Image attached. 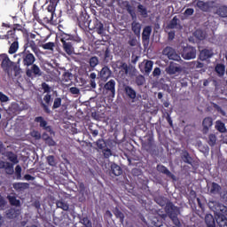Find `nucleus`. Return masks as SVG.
Here are the masks:
<instances>
[{"label": "nucleus", "instance_id": "nucleus-1", "mask_svg": "<svg viewBox=\"0 0 227 227\" xmlns=\"http://www.w3.org/2000/svg\"><path fill=\"white\" fill-rule=\"evenodd\" d=\"M4 155L7 157L10 162L0 160V169H4L6 175H13V173H15V169H13V165L19 164V157L12 151L5 152Z\"/></svg>", "mask_w": 227, "mask_h": 227}, {"label": "nucleus", "instance_id": "nucleus-2", "mask_svg": "<svg viewBox=\"0 0 227 227\" xmlns=\"http://www.w3.org/2000/svg\"><path fill=\"white\" fill-rule=\"evenodd\" d=\"M1 68L10 77L13 72H17V64L10 59L8 54H0Z\"/></svg>", "mask_w": 227, "mask_h": 227}, {"label": "nucleus", "instance_id": "nucleus-3", "mask_svg": "<svg viewBox=\"0 0 227 227\" xmlns=\"http://www.w3.org/2000/svg\"><path fill=\"white\" fill-rule=\"evenodd\" d=\"M214 212L215 213L217 218L216 222L220 227H227V207L221 204L215 203L213 207Z\"/></svg>", "mask_w": 227, "mask_h": 227}, {"label": "nucleus", "instance_id": "nucleus-4", "mask_svg": "<svg viewBox=\"0 0 227 227\" xmlns=\"http://www.w3.org/2000/svg\"><path fill=\"white\" fill-rule=\"evenodd\" d=\"M60 42L62 43L63 51L67 54V56H72L75 51L74 48L75 41L72 39V36L67 34H62L60 35Z\"/></svg>", "mask_w": 227, "mask_h": 227}, {"label": "nucleus", "instance_id": "nucleus-5", "mask_svg": "<svg viewBox=\"0 0 227 227\" xmlns=\"http://www.w3.org/2000/svg\"><path fill=\"white\" fill-rule=\"evenodd\" d=\"M99 91L102 95H107L114 98L116 96V81L111 79L106 83H99Z\"/></svg>", "mask_w": 227, "mask_h": 227}, {"label": "nucleus", "instance_id": "nucleus-6", "mask_svg": "<svg viewBox=\"0 0 227 227\" xmlns=\"http://www.w3.org/2000/svg\"><path fill=\"white\" fill-rule=\"evenodd\" d=\"M122 91L125 100H128V102H131L132 104H134V102H137V92L136 90H134V88L124 84L122 86Z\"/></svg>", "mask_w": 227, "mask_h": 227}, {"label": "nucleus", "instance_id": "nucleus-7", "mask_svg": "<svg viewBox=\"0 0 227 227\" xmlns=\"http://www.w3.org/2000/svg\"><path fill=\"white\" fill-rule=\"evenodd\" d=\"M19 56L21 58L18 59V63H20V61H22L24 67H31L36 61V58H35V55H33V53H30L29 51H24L20 52L19 53Z\"/></svg>", "mask_w": 227, "mask_h": 227}, {"label": "nucleus", "instance_id": "nucleus-8", "mask_svg": "<svg viewBox=\"0 0 227 227\" xmlns=\"http://www.w3.org/2000/svg\"><path fill=\"white\" fill-rule=\"evenodd\" d=\"M77 22H78V26L79 27H81V29L86 30L91 27V20H90V14L86 13V12H82L78 18H77Z\"/></svg>", "mask_w": 227, "mask_h": 227}, {"label": "nucleus", "instance_id": "nucleus-9", "mask_svg": "<svg viewBox=\"0 0 227 227\" xmlns=\"http://www.w3.org/2000/svg\"><path fill=\"white\" fill-rule=\"evenodd\" d=\"M163 56H167L168 59H171L172 61H180L182 58L178 53H176V51L175 49L171 48L170 46H167L162 51Z\"/></svg>", "mask_w": 227, "mask_h": 227}, {"label": "nucleus", "instance_id": "nucleus-10", "mask_svg": "<svg viewBox=\"0 0 227 227\" xmlns=\"http://www.w3.org/2000/svg\"><path fill=\"white\" fill-rule=\"evenodd\" d=\"M111 75H113V71L107 66H104L101 70L98 73V79L103 81V82H106Z\"/></svg>", "mask_w": 227, "mask_h": 227}, {"label": "nucleus", "instance_id": "nucleus-11", "mask_svg": "<svg viewBox=\"0 0 227 227\" xmlns=\"http://www.w3.org/2000/svg\"><path fill=\"white\" fill-rule=\"evenodd\" d=\"M88 65L84 67V70L86 74L90 72H93L95 68H97L98 63H100V60H98V57L93 56L89 59L87 61Z\"/></svg>", "mask_w": 227, "mask_h": 227}, {"label": "nucleus", "instance_id": "nucleus-12", "mask_svg": "<svg viewBox=\"0 0 227 227\" xmlns=\"http://www.w3.org/2000/svg\"><path fill=\"white\" fill-rule=\"evenodd\" d=\"M152 35V27L146 26L142 33V43L145 49L150 45V35Z\"/></svg>", "mask_w": 227, "mask_h": 227}, {"label": "nucleus", "instance_id": "nucleus-13", "mask_svg": "<svg viewBox=\"0 0 227 227\" xmlns=\"http://www.w3.org/2000/svg\"><path fill=\"white\" fill-rule=\"evenodd\" d=\"M93 25H90V29H94V31H96V33H98V35H104V33H106V28L104 27V23L100 20H98V19L95 18L92 21Z\"/></svg>", "mask_w": 227, "mask_h": 227}, {"label": "nucleus", "instance_id": "nucleus-14", "mask_svg": "<svg viewBox=\"0 0 227 227\" xmlns=\"http://www.w3.org/2000/svg\"><path fill=\"white\" fill-rule=\"evenodd\" d=\"M182 58H184V59H194L196 58V48L192 46L184 48Z\"/></svg>", "mask_w": 227, "mask_h": 227}, {"label": "nucleus", "instance_id": "nucleus-15", "mask_svg": "<svg viewBox=\"0 0 227 227\" xmlns=\"http://www.w3.org/2000/svg\"><path fill=\"white\" fill-rule=\"evenodd\" d=\"M156 169L159 173L166 175V176H168V178L175 180V174L171 173V171H169V169L166 166L162 164H158Z\"/></svg>", "mask_w": 227, "mask_h": 227}, {"label": "nucleus", "instance_id": "nucleus-16", "mask_svg": "<svg viewBox=\"0 0 227 227\" xmlns=\"http://www.w3.org/2000/svg\"><path fill=\"white\" fill-rule=\"evenodd\" d=\"M35 123H39V126L43 130H46L47 132L52 131V128L51 126L47 125V121H45V119L43 117H42V116L35 117Z\"/></svg>", "mask_w": 227, "mask_h": 227}, {"label": "nucleus", "instance_id": "nucleus-17", "mask_svg": "<svg viewBox=\"0 0 227 227\" xmlns=\"http://www.w3.org/2000/svg\"><path fill=\"white\" fill-rule=\"evenodd\" d=\"M166 71L167 74H168V75H175V74L182 72V67L177 64L171 62L169 66L167 67Z\"/></svg>", "mask_w": 227, "mask_h": 227}, {"label": "nucleus", "instance_id": "nucleus-18", "mask_svg": "<svg viewBox=\"0 0 227 227\" xmlns=\"http://www.w3.org/2000/svg\"><path fill=\"white\" fill-rule=\"evenodd\" d=\"M33 74L34 75H42V71L40 70V67L35 64H33L31 66V68H28L26 71V74L27 75V77H33Z\"/></svg>", "mask_w": 227, "mask_h": 227}, {"label": "nucleus", "instance_id": "nucleus-19", "mask_svg": "<svg viewBox=\"0 0 227 227\" xmlns=\"http://www.w3.org/2000/svg\"><path fill=\"white\" fill-rule=\"evenodd\" d=\"M214 56V51L208 49H203L200 52V61H207V59H210Z\"/></svg>", "mask_w": 227, "mask_h": 227}, {"label": "nucleus", "instance_id": "nucleus-20", "mask_svg": "<svg viewBox=\"0 0 227 227\" xmlns=\"http://www.w3.org/2000/svg\"><path fill=\"white\" fill-rule=\"evenodd\" d=\"M58 3H59V0H50V4L47 7V11L51 15V20L54 19V15H56V6H58Z\"/></svg>", "mask_w": 227, "mask_h": 227}, {"label": "nucleus", "instance_id": "nucleus-21", "mask_svg": "<svg viewBox=\"0 0 227 227\" xmlns=\"http://www.w3.org/2000/svg\"><path fill=\"white\" fill-rule=\"evenodd\" d=\"M142 148L143 150H145V152H148V153H152L153 148H155V144L152 138H148L146 142L142 143Z\"/></svg>", "mask_w": 227, "mask_h": 227}, {"label": "nucleus", "instance_id": "nucleus-22", "mask_svg": "<svg viewBox=\"0 0 227 227\" xmlns=\"http://www.w3.org/2000/svg\"><path fill=\"white\" fill-rule=\"evenodd\" d=\"M207 191L210 194H219V192H221V185L213 182L210 185H207Z\"/></svg>", "mask_w": 227, "mask_h": 227}, {"label": "nucleus", "instance_id": "nucleus-23", "mask_svg": "<svg viewBox=\"0 0 227 227\" xmlns=\"http://www.w3.org/2000/svg\"><path fill=\"white\" fill-rule=\"evenodd\" d=\"M214 125V120L211 117L204 118L202 121L203 132H208V129Z\"/></svg>", "mask_w": 227, "mask_h": 227}, {"label": "nucleus", "instance_id": "nucleus-24", "mask_svg": "<svg viewBox=\"0 0 227 227\" xmlns=\"http://www.w3.org/2000/svg\"><path fill=\"white\" fill-rule=\"evenodd\" d=\"M12 186H13V189L18 192H22V191H26V189H29L28 183H14Z\"/></svg>", "mask_w": 227, "mask_h": 227}, {"label": "nucleus", "instance_id": "nucleus-25", "mask_svg": "<svg viewBox=\"0 0 227 227\" xmlns=\"http://www.w3.org/2000/svg\"><path fill=\"white\" fill-rule=\"evenodd\" d=\"M178 22H180V20L178 17L175 16L168 24V29H180L182 26H180Z\"/></svg>", "mask_w": 227, "mask_h": 227}, {"label": "nucleus", "instance_id": "nucleus-26", "mask_svg": "<svg viewBox=\"0 0 227 227\" xmlns=\"http://www.w3.org/2000/svg\"><path fill=\"white\" fill-rule=\"evenodd\" d=\"M111 173L112 175H114V176H120L121 173H123V170L121 169V167L117 165L116 163H113L111 165Z\"/></svg>", "mask_w": 227, "mask_h": 227}, {"label": "nucleus", "instance_id": "nucleus-27", "mask_svg": "<svg viewBox=\"0 0 227 227\" xmlns=\"http://www.w3.org/2000/svg\"><path fill=\"white\" fill-rule=\"evenodd\" d=\"M20 214V211L15 208H10L6 211V217L7 219H16V217H19Z\"/></svg>", "mask_w": 227, "mask_h": 227}, {"label": "nucleus", "instance_id": "nucleus-28", "mask_svg": "<svg viewBox=\"0 0 227 227\" xmlns=\"http://www.w3.org/2000/svg\"><path fill=\"white\" fill-rule=\"evenodd\" d=\"M7 40L9 43H13V42H19V37L15 34V30L7 31Z\"/></svg>", "mask_w": 227, "mask_h": 227}, {"label": "nucleus", "instance_id": "nucleus-29", "mask_svg": "<svg viewBox=\"0 0 227 227\" xmlns=\"http://www.w3.org/2000/svg\"><path fill=\"white\" fill-rule=\"evenodd\" d=\"M131 30L137 36L141 35V23L133 21L131 23Z\"/></svg>", "mask_w": 227, "mask_h": 227}, {"label": "nucleus", "instance_id": "nucleus-30", "mask_svg": "<svg viewBox=\"0 0 227 227\" xmlns=\"http://www.w3.org/2000/svg\"><path fill=\"white\" fill-rule=\"evenodd\" d=\"M28 47H30L33 52L36 54V51H38V48L36 47V43H35V41L27 39V43H25L24 45V51H27Z\"/></svg>", "mask_w": 227, "mask_h": 227}, {"label": "nucleus", "instance_id": "nucleus-31", "mask_svg": "<svg viewBox=\"0 0 227 227\" xmlns=\"http://www.w3.org/2000/svg\"><path fill=\"white\" fill-rule=\"evenodd\" d=\"M94 145L97 146L98 150H104L107 148V144L106 143V140L104 138L98 139Z\"/></svg>", "mask_w": 227, "mask_h": 227}, {"label": "nucleus", "instance_id": "nucleus-32", "mask_svg": "<svg viewBox=\"0 0 227 227\" xmlns=\"http://www.w3.org/2000/svg\"><path fill=\"white\" fill-rule=\"evenodd\" d=\"M137 12L142 17H144V19H146V17H148V10L146 9V7H145V5L141 4L137 5Z\"/></svg>", "mask_w": 227, "mask_h": 227}, {"label": "nucleus", "instance_id": "nucleus-33", "mask_svg": "<svg viewBox=\"0 0 227 227\" xmlns=\"http://www.w3.org/2000/svg\"><path fill=\"white\" fill-rule=\"evenodd\" d=\"M7 199L10 205H12V207H20V200H17V197L9 195L7 196Z\"/></svg>", "mask_w": 227, "mask_h": 227}, {"label": "nucleus", "instance_id": "nucleus-34", "mask_svg": "<svg viewBox=\"0 0 227 227\" xmlns=\"http://www.w3.org/2000/svg\"><path fill=\"white\" fill-rule=\"evenodd\" d=\"M43 139L45 141L46 145L48 146H56V141L52 139V137H49L47 134L43 135Z\"/></svg>", "mask_w": 227, "mask_h": 227}, {"label": "nucleus", "instance_id": "nucleus-35", "mask_svg": "<svg viewBox=\"0 0 227 227\" xmlns=\"http://www.w3.org/2000/svg\"><path fill=\"white\" fill-rule=\"evenodd\" d=\"M193 35L197 40H205L207 37V34H205V32L201 29L195 30Z\"/></svg>", "mask_w": 227, "mask_h": 227}, {"label": "nucleus", "instance_id": "nucleus-36", "mask_svg": "<svg viewBox=\"0 0 227 227\" xmlns=\"http://www.w3.org/2000/svg\"><path fill=\"white\" fill-rule=\"evenodd\" d=\"M74 79V74L70 73L69 71H65L62 74V81L63 82H70Z\"/></svg>", "mask_w": 227, "mask_h": 227}, {"label": "nucleus", "instance_id": "nucleus-37", "mask_svg": "<svg viewBox=\"0 0 227 227\" xmlns=\"http://www.w3.org/2000/svg\"><path fill=\"white\" fill-rule=\"evenodd\" d=\"M215 129L216 130H218V132H226V126L224 125V122H223L222 121H216Z\"/></svg>", "mask_w": 227, "mask_h": 227}, {"label": "nucleus", "instance_id": "nucleus-38", "mask_svg": "<svg viewBox=\"0 0 227 227\" xmlns=\"http://www.w3.org/2000/svg\"><path fill=\"white\" fill-rule=\"evenodd\" d=\"M226 70V67H224V64H217L215 67V71L218 75H224V72Z\"/></svg>", "mask_w": 227, "mask_h": 227}, {"label": "nucleus", "instance_id": "nucleus-39", "mask_svg": "<svg viewBox=\"0 0 227 227\" xmlns=\"http://www.w3.org/2000/svg\"><path fill=\"white\" fill-rule=\"evenodd\" d=\"M104 58L106 63H109L113 59V55L111 54V50L109 49V46H106L105 49Z\"/></svg>", "mask_w": 227, "mask_h": 227}, {"label": "nucleus", "instance_id": "nucleus-40", "mask_svg": "<svg viewBox=\"0 0 227 227\" xmlns=\"http://www.w3.org/2000/svg\"><path fill=\"white\" fill-rule=\"evenodd\" d=\"M56 206H57V208H61L62 210H68L70 208V206H68V204L63 200H58L56 202Z\"/></svg>", "mask_w": 227, "mask_h": 227}, {"label": "nucleus", "instance_id": "nucleus-41", "mask_svg": "<svg viewBox=\"0 0 227 227\" xmlns=\"http://www.w3.org/2000/svg\"><path fill=\"white\" fill-rule=\"evenodd\" d=\"M19 51V41H14L9 48V54H15Z\"/></svg>", "mask_w": 227, "mask_h": 227}, {"label": "nucleus", "instance_id": "nucleus-42", "mask_svg": "<svg viewBox=\"0 0 227 227\" xmlns=\"http://www.w3.org/2000/svg\"><path fill=\"white\" fill-rule=\"evenodd\" d=\"M153 68V61L152 60H146L145 64V74H150V72H152Z\"/></svg>", "mask_w": 227, "mask_h": 227}, {"label": "nucleus", "instance_id": "nucleus-43", "mask_svg": "<svg viewBox=\"0 0 227 227\" xmlns=\"http://www.w3.org/2000/svg\"><path fill=\"white\" fill-rule=\"evenodd\" d=\"M80 223L83 224V227H93V223H91V220L88 218V216L82 217L80 220Z\"/></svg>", "mask_w": 227, "mask_h": 227}, {"label": "nucleus", "instance_id": "nucleus-44", "mask_svg": "<svg viewBox=\"0 0 227 227\" xmlns=\"http://www.w3.org/2000/svg\"><path fill=\"white\" fill-rule=\"evenodd\" d=\"M119 70L120 73L121 74H125V75H127L129 74V65H127V63L125 62H121V65L119 66Z\"/></svg>", "mask_w": 227, "mask_h": 227}, {"label": "nucleus", "instance_id": "nucleus-45", "mask_svg": "<svg viewBox=\"0 0 227 227\" xmlns=\"http://www.w3.org/2000/svg\"><path fill=\"white\" fill-rule=\"evenodd\" d=\"M205 223L207 226L211 224H215V220L214 219V216L210 214L206 215L205 216Z\"/></svg>", "mask_w": 227, "mask_h": 227}, {"label": "nucleus", "instance_id": "nucleus-46", "mask_svg": "<svg viewBox=\"0 0 227 227\" xmlns=\"http://www.w3.org/2000/svg\"><path fill=\"white\" fill-rule=\"evenodd\" d=\"M182 159L185 164H192V158H191V155L188 152H184V153L182 156Z\"/></svg>", "mask_w": 227, "mask_h": 227}, {"label": "nucleus", "instance_id": "nucleus-47", "mask_svg": "<svg viewBox=\"0 0 227 227\" xmlns=\"http://www.w3.org/2000/svg\"><path fill=\"white\" fill-rule=\"evenodd\" d=\"M135 82H136L137 86H143V84H145V82H146V79H145V77L140 74L136 77Z\"/></svg>", "mask_w": 227, "mask_h": 227}, {"label": "nucleus", "instance_id": "nucleus-48", "mask_svg": "<svg viewBox=\"0 0 227 227\" xmlns=\"http://www.w3.org/2000/svg\"><path fill=\"white\" fill-rule=\"evenodd\" d=\"M114 214L117 219H120V221L123 223V219H125V215H123V213H121V211H120V209L115 208L114 211Z\"/></svg>", "mask_w": 227, "mask_h": 227}, {"label": "nucleus", "instance_id": "nucleus-49", "mask_svg": "<svg viewBox=\"0 0 227 227\" xmlns=\"http://www.w3.org/2000/svg\"><path fill=\"white\" fill-rule=\"evenodd\" d=\"M158 205H160V207H166V205H168V203H169V200H168V199L164 198V197H159L156 200Z\"/></svg>", "mask_w": 227, "mask_h": 227}, {"label": "nucleus", "instance_id": "nucleus-50", "mask_svg": "<svg viewBox=\"0 0 227 227\" xmlns=\"http://www.w3.org/2000/svg\"><path fill=\"white\" fill-rule=\"evenodd\" d=\"M15 175H16V179L17 180H20V178H22V167H20V165L16 166Z\"/></svg>", "mask_w": 227, "mask_h": 227}, {"label": "nucleus", "instance_id": "nucleus-51", "mask_svg": "<svg viewBox=\"0 0 227 227\" xmlns=\"http://www.w3.org/2000/svg\"><path fill=\"white\" fill-rule=\"evenodd\" d=\"M217 13L220 17H223V19L227 17V8L224 6L219 7L217 10Z\"/></svg>", "mask_w": 227, "mask_h": 227}, {"label": "nucleus", "instance_id": "nucleus-52", "mask_svg": "<svg viewBox=\"0 0 227 227\" xmlns=\"http://www.w3.org/2000/svg\"><path fill=\"white\" fill-rule=\"evenodd\" d=\"M126 10H127L128 13L130 14V17H132V19H134V17H136V11L134 10V7H132V5L128 4L126 5Z\"/></svg>", "mask_w": 227, "mask_h": 227}, {"label": "nucleus", "instance_id": "nucleus-53", "mask_svg": "<svg viewBox=\"0 0 227 227\" xmlns=\"http://www.w3.org/2000/svg\"><path fill=\"white\" fill-rule=\"evenodd\" d=\"M42 47L43 49H44V51H52V49H54V43L52 42L46 43L43 44Z\"/></svg>", "mask_w": 227, "mask_h": 227}, {"label": "nucleus", "instance_id": "nucleus-54", "mask_svg": "<svg viewBox=\"0 0 227 227\" xmlns=\"http://www.w3.org/2000/svg\"><path fill=\"white\" fill-rule=\"evenodd\" d=\"M46 160L49 164V166H56V159L54 158L53 155H49L47 158H46Z\"/></svg>", "mask_w": 227, "mask_h": 227}, {"label": "nucleus", "instance_id": "nucleus-55", "mask_svg": "<svg viewBox=\"0 0 227 227\" xmlns=\"http://www.w3.org/2000/svg\"><path fill=\"white\" fill-rule=\"evenodd\" d=\"M61 107V98H56L53 102L52 109H59Z\"/></svg>", "mask_w": 227, "mask_h": 227}, {"label": "nucleus", "instance_id": "nucleus-56", "mask_svg": "<svg viewBox=\"0 0 227 227\" xmlns=\"http://www.w3.org/2000/svg\"><path fill=\"white\" fill-rule=\"evenodd\" d=\"M205 64L200 61H193L192 62V68H203Z\"/></svg>", "mask_w": 227, "mask_h": 227}, {"label": "nucleus", "instance_id": "nucleus-57", "mask_svg": "<svg viewBox=\"0 0 227 227\" xmlns=\"http://www.w3.org/2000/svg\"><path fill=\"white\" fill-rule=\"evenodd\" d=\"M103 155H104L105 159H109V157H111V155H113V153H112L111 149H109V148L103 149Z\"/></svg>", "mask_w": 227, "mask_h": 227}, {"label": "nucleus", "instance_id": "nucleus-58", "mask_svg": "<svg viewBox=\"0 0 227 227\" xmlns=\"http://www.w3.org/2000/svg\"><path fill=\"white\" fill-rule=\"evenodd\" d=\"M9 101H10V98L6 96V94L0 91V102L4 103Z\"/></svg>", "mask_w": 227, "mask_h": 227}, {"label": "nucleus", "instance_id": "nucleus-59", "mask_svg": "<svg viewBox=\"0 0 227 227\" xmlns=\"http://www.w3.org/2000/svg\"><path fill=\"white\" fill-rule=\"evenodd\" d=\"M208 139L209 145H211L212 146H214V145H215V141H217V137L214 134L209 135Z\"/></svg>", "mask_w": 227, "mask_h": 227}, {"label": "nucleus", "instance_id": "nucleus-60", "mask_svg": "<svg viewBox=\"0 0 227 227\" xmlns=\"http://www.w3.org/2000/svg\"><path fill=\"white\" fill-rule=\"evenodd\" d=\"M42 88H43L44 93H51V86H49V84H47V82H43Z\"/></svg>", "mask_w": 227, "mask_h": 227}, {"label": "nucleus", "instance_id": "nucleus-61", "mask_svg": "<svg viewBox=\"0 0 227 227\" xmlns=\"http://www.w3.org/2000/svg\"><path fill=\"white\" fill-rule=\"evenodd\" d=\"M69 92H71L72 95H79V93H81V90L77 87H71L69 89Z\"/></svg>", "mask_w": 227, "mask_h": 227}, {"label": "nucleus", "instance_id": "nucleus-62", "mask_svg": "<svg viewBox=\"0 0 227 227\" xmlns=\"http://www.w3.org/2000/svg\"><path fill=\"white\" fill-rule=\"evenodd\" d=\"M5 207H6V200L3 196L0 195V209L4 210Z\"/></svg>", "mask_w": 227, "mask_h": 227}, {"label": "nucleus", "instance_id": "nucleus-63", "mask_svg": "<svg viewBox=\"0 0 227 227\" xmlns=\"http://www.w3.org/2000/svg\"><path fill=\"white\" fill-rule=\"evenodd\" d=\"M41 107H43V109L44 113H46V114H51V109L49 108V106H47L43 102H42Z\"/></svg>", "mask_w": 227, "mask_h": 227}, {"label": "nucleus", "instance_id": "nucleus-64", "mask_svg": "<svg viewBox=\"0 0 227 227\" xmlns=\"http://www.w3.org/2000/svg\"><path fill=\"white\" fill-rule=\"evenodd\" d=\"M197 6L198 8H200V10H205V7L207 6V4L203 1H199L197 3Z\"/></svg>", "mask_w": 227, "mask_h": 227}]
</instances>
